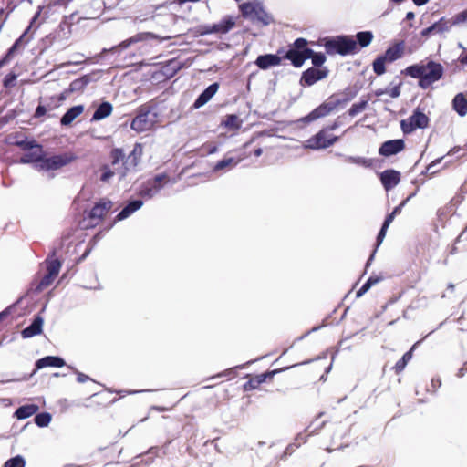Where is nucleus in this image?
I'll list each match as a JSON object with an SVG mask.
<instances>
[{
    "mask_svg": "<svg viewBox=\"0 0 467 467\" xmlns=\"http://www.w3.org/2000/svg\"><path fill=\"white\" fill-rule=\"evenodd\" d=\"M401 74L419 79V87L426 89L443 77L444 67L441 63L427 58L407 67Z\"/></svg>",
    "mask_w": 467,
    "mask_h": 467,
    "instance_id": "nucleus-1",
    "label": "nucleus"
},
{
    "mask_svg": "<svg viewBox=\"0 0 467 467\" xmlns=\"http://www.w3.org/2000/svg\"><path fill=\"white\" fill-rule=\"evenodd\" d=\"M326 53L329 56H348L357 53V42L352 36L339 35L323 39Z\"/></svg>",
    "mask_w": 467,
    "mask_h": 467,
    "instance_id": "nucleus-2",
    "label": "nucleus"
},
{
    "mask_svg": "<svg viewBox=\"0 0 467 467\" xmlns=\"http://www.w3.org/2000/svg\"><path fill=\"white\" fill-rule=\"evenodd\" d=\"M240 10L244 17L254 24L268 26L273 21L271 15L265 10L262 3L257 0L242 4Z\"/></svg>",
    "mask_w": 467,
    "mask_h": 467,
    "instance_id": "nucleus-3",
    "label": "nucleus"
},
{
    "mask_svg": "<svg viewBox=\"0 0 467 467\" xmlns=\"http://www.w3.org/2000/svg\"><path fill=\"white\" fill-rule=\"evenodd\" d=\"M155 109L149 105L140 107L136 117L132 119L130 128L137 132L150 130L156 122L158 114Z\"/></svg>",
    "mask_w": 467,
    "mask_h": 467,
    "instance_id": "nucleus-4",
    "label": "nucleus"
},
{
    "mask_svg": "<svg viewBox=\"0 0 467 467\" xmlns=\"http://www.w3.org/2000/svg\"><path fill=\"white\" fill-rule=\"evenodd\" d=\"M350 100V98L345 97L342 99H330L325 101L314 110H312L308 115H306L303 120L306 122H311L317 120L320 118L326 117L330 114L334 109L338 107H344Z\"/></svg>",
    "mask_w": 467,
    "mask_h": 467,
    "instance_id": "nucleus-5",
    "label": "nucleus"
},
{
    "mask_svg": "<svg viewBox=\"0 0 467 467\" xmlns=\"http://www.w3.org/2000/svg\"><path fill=\"white\" fill-rule=\"evenodd\" d=\"M429 122V117L418 107L407 119L400 121V128L403 133L410 134L417 129L427 128Z\"/></svg>",
    "mask_w": 467,
    "mask_h": 467,
    "instance_id": "nucleus-6",
    "label": "nucleus"
},
{
    "mask_svg": "<svg viewBox=\"0 0 467 467\" xmlns=\"http://www.w3.org/2000/svg\"><path fill=\"white\" fill-rule=\"evenodd\" d=\"M338 139V136L329 135L327 129H322L306 141L304 148L314 150L327 149L336 143Z\"/></svg>",
    "mask_w": 467,
    "mask_h": 467,
    "instance_id": "nucleus-7",
    "label": "nucleus"
},
{
    "mask_svg": "<svg viewBox=\"0 0 467 467\" xmlns=\"http://www.w3.org/2000/svg\"><path fill=\"white\" fill-rule=\"evenodd\" d=\"M74 159L75 157L68 153L54 155L48 158L43 156L41 163L37 164L36 167L41 171H55L67 165Z\"/></svg>",
    "mask_w": 467,
    "mask_h": 467,
    "instance_id": "nucleus-8",
    "label": "nucleus"
},
{
    "mask_svg": "<svg viewBox=\"0 0 467 467\" xmlns=\"http://www.w3.org/2000/svg\"><path fill=\"white\" fill-rule=\"evenodd\" d=\"M143 154V146L141 143H135L131 152L125 158L123 162L124 171L121 173V177H125L127 172L135 171L136 167L140 163Z\"/></svg>",
    "mask_w": 467,
    "mask_h": 467,
    "instance_id": "nucleus-9",
    "label": "nucleus"
},
{
    "mask_svg": "<svg viewBox=\"0 0 467 467\" xmlns=\"http://www.w3.org/2000/svg\"><path fill=\"white\" fill-rule=\"evenodd\" d=\"M328 70L327 68L310 67L303 72L300 83L301 85L312 86L318 80L327 78Z\"/></svg>",
    "mask_w": 467,
    "mask_h": 467,
    "instance_id": "nucleus-10",
    "label": "nucleus"
},
{
    "mask_svg": "<svg viewBox=\"0 0 467 467\" xmlns=\"http://www.w3.org/2000/svg\"><path fill=\"white\" fill-rule=\"evenodd\" d=\"M405 148V142L401 139L389 140L381 144L379 153L381 156L389 157L402 151Z\"/></svg>",
    "mask_w": 467,
    "mask_h": 467,
    "instance_id": "nucleus-11",
    "label": "nucleus"
},
{
    "mask_svg": "<svg viewBox=\"0 0 467 467\" xmlns=\"http://www.w3.org/2000/svg\"><path fill=\"white\" fill-rule=\"evenodd\" d=\"M462 25L457 14L450 18L445 16L441 17L438 21L433 23L435 27V35H443L448 33L453 26Z\"/></svg>",
    "mask_w": 467,
    "mask_h": 467,
    "instance_id": "nucleus-12",
    "label": "nucleus"
},
{
    "mask_svg": "<svg viewBox=\"0 0 467 467\" xmlns=\"http://www.w3.org/2000/svg\"><path fill=\"white\" fill-rule=\"evenodd\" d=\"M112 205L113 203L111 201L102 199L93 206L88 213V217L91 220H96L97 222L95 223H98V222L104 217L107 212L111 209Z\"/></svg>",
    "mask_w": 467,
    "mask_h": 467,
    "instance_id": "nucleus-13",
    "label": "nucleus"
},
{
    "mask_svg": "<svg viewBox=\"0 0 467 467\" xmlns=\"http://www.w3.org/2000/svg\"><path fill=\"white\" fill-rule=\"evenodd\" d=\"M380 181L386 191H389L399 184L400 173L395 170H385L380 173Z\"/></svg>",
    "mask_w": 467,
    "mask_h": 467,
    "instance_id": "nucleus-14",
    "label": "nucleus"
},
{
    "mask_svg": "<svg viewBox=\"0 0 467 467\" xmlns=\"http://www.w3.org/2000/svg\"><path fill=\"white\" fill-rule=\"evenodd\" d=\"M219 84L214 82L209 85L193 102V109H197L204 106L218 91Z\"/></svg>",
    "mask_w": 467,
    "mask_h": 467,
    "instance_id": "nucleus-15",
    "label": "nucleus"
},
{
    "mask_svg": "<svg viewBox=\"0 0 467 467\" xmlns=\"http://www.w3.org/2000/svg\"><path fill=\"white\" fill-rule=\"evenodd\" d=\"M284 58L290 60L295 67H301L305 61L308 59L307 48L304 50L289 48L285 52Z\"/></svg>",
    "mask_w": 467,
    "mask_h": 467,
    "instance_id": "nucleus-16",
    "label": "nucleus"
},
{
    "mask_svg": "<svg viewBox=\"0 0 467 467\" xmlns=\"http://www.w3.org/2000/svg\"><path fill=\"white\" fill-rule=\"evenodd\" d=\"M89 81H90V78L88 75H85L81 78H78L73 80L69 84V87L67 89H65L63 93H61L60 100H64L71 93H75V92L83 90L88 86Z\"/></svg>",
    "mask_w": 467,
    "mask_h": 467,
    "instance_id": "nucleus-17",
    "label": "nucleus"
},
{
    "mask_svg": "<svg viewBox=\"0 0 467 467\" xmlns=\"http://www.w3.org/2000/svg\"><path fill=\"white\" fill-rule=\"evenodd\" d=\"M43 323V317L39 315L36 316L32 323L21 331L22 337L24 338H30L41 334Z\"/></svg>",
    "mask_w": 467,
    "mask_h": 467,
    "instance_id": "nucleus-18",
    "label": "nucleus"
},
{
    "mask_svg": "<svg viewBox=\"0 0 467 467\" xmlns=\"http://www.w3.org/2000/svg\"><path fill=\"white\" fill-rule=\"evenodd\" d=\"M281 57L277 54L260 55L255 60V65L261 69H267L281 64Z\"/></svg>",
    "mask_w": 467,
    "mask_h": 467,
    "instance_id": "nucleus-19",
    "label": "nucleus"
},
{
    "mask_svg": "<svg viewBox=\"0 0 467 467\" xmlns=\"http://www.w3.org/2000/svg\"><path fill=\"white\" fill-rule=\"evenodd\" d=\"M143 206V202L140 199L130 201L123 209L117 214L116 221H122L130 217L136 211Z\"/></svg>",
    "mask_w": 467,
    "mask_h": 467,
    "instance_id": "nucleus-20",
    "label": "nucleus"
},
{
    "mask_svg": "<svg viewBox=\"0 0 467 467\" xmlns=\"http://www.w3.org/2000/svg\"><path fill=\"white\" fill-rule=\"evenodd\" d=\"M65 366V360L57 356H47L36 362V369H42L47 367L62 368Z\"/></svg>",
    "mask_w": 467,
    "mask_h": 467,
    "instance_id": "nucleus-21",
    "label": "nucleus"
},
{
    "mask_svg": "<svg viewBox=\"0 0 467 467\" xmlns=\"http://www.w3.org/2000/svg\"><path fill=\"white\" fill-rule=\"evenodd\" d=\"M19 160V163L28 164L37 162V164L41 163L44 156L43 148L40 145V148H34L31 150H26Z\"/></svg>",
    "mask_w": 467,
    "mask_h": 467,
    "instance_id": "nucleus-22",
    "label": "nucleus"
},
{
    "mask_svg": "<svg viewBox=\"0 0 467 467\" xmlns=\"http://www.w3.org/2000/svg\"><path fill=\"white\" fill-rule=\"evenodd\" d=\"M404 51V43L400 41L394 46L389 47L383 55H381L387 62H394L400 58Z\"/></svg>",
    "mask_w": 467,
    "mask_h": 467,
    "instance_id": "nucleus-23",
    "label": "nucleus"
},
{
    "mask_svg": "<svg viewBox=\"0 0 467 467\" xmlns=\"http://www.w3.org/2000/svg\"><path fill=\"white\" fill-rule=\"evenodd\" d=\"M161 189L162 186H158L148 180L141 184L139 194L143 198L151 199L155 197Z\"/></svg>",
    "mask_w": 467,
    "mask_h": 467,
    "instance_id": "nucleus-24",
    "label": "nucleus"
},
{
    "mask_svg": "<svg viewBox=\"0 0 467 467\" xmlns=\"http://www.w3.org/2000/svg\"><path fill=\"white\" fill-rule=\"evenodd\" d=\"M113 110L111 103L108 101L101 102L94 111L91 121H99L109 117Z\"/></svg>",
    "mask_w": 467,
    "mask_h": 467,
    "instance_id": "nucleus-25",
    "label": "nucleus"
},
{
    "mask_svg": "<svg viewBox=\"0 0 467 467\" xmlns=\"http://www.w3.org/2000/svg\"><path fill=\"white\" fill-rule=\"evenodd\" d=\"M84 111L83 105H77L71 107L62 116L60 119V123L62 126L70 125L75 119H77L82 112Z\"/></svg>",
    "mask_w": 467,
    "mask_h": 467,
    "instance_id": "nucleus-26",
    "label": "nucleus"
},
{
    "mask_svg": "<svg viewBox=\"0 0 467 467\" xmlns=\"http://www.w3.org/2000/svg\"><path fill=\"white\" fill-rule=\"evenodd\" d=\"M38 410L39 407L36 404H26L16 409L15 417L18 420H25L36 414Z\"/></svg>",
    "mask_w": 467,
    "mask_h": 467,
    "instance_id": "nucleus-27",
    "label": "nucleus"
},
{
    "mask_svg": "<svg viewBox=\"0 0 467 467\" xmlns=\"http://www.w3.org/2000/svg\"><path fill=\"white\" fill-rule=\"evenodd\" d=\"M235 21L233 17L228 16L222 19L220 22L213 24V28L216 34H226L234 28Z\"/></svg>",
    "mask_w": 467,
    "mask_h": 467,
    "instance_id": "nucleus-28",
    "label": "nucleus"
},
{
    "mask_svg": "<svg viewBox=\"0 0 467 467\" xmlns=\"http://www.w3.org/2000/svg\"><path fill=\"white\" fill-rule=\"evenodd\" d=\"M452 107L459 116L464 117L467 114V99L462 93H458L453 98Z\"/></svg>",
    "mask_w": 467,
    "mask_h": 467,
    "instance_id": "nucleus-29",
    "label": "nucleus"
},
{
    "mask_svg": "<svg viewBox=\"0 0 467 467\" xmlns=\"http://www.w3.org/2000/svg\"><path fill=\"white\" fill-rule=\"evenodd\" d=\"M152 39H156L160 42H162L164 40L170 39V36L161 37L160 36L151 32H141L131 36V42H134V44L139 42H146Z\"/></svg>",
    "mask_w": 467,
    "mask_h": 467,
    "instance_id": "nucleus-30",
    "label": "nucleus"
},
{
    "mask_svg": "<svg viewBox=\"0 0 467 467\" xmlns=\"http://www.w3.org/2000/svg\"><path fill=\"white\" fill-rule=\"evenodd\" d=\"M239 162V159L236 160L233 157H225L223 160L216 162V164L213 168V171L214 172H217L225 169H232L234 166H236Z\"/></svg>",
    "mask_w": 467,
    "mask_h": 467,
    "instance_id": "nucleus-31",
    "label": "nucleus"
},
{
    "mask_svg": "<svg viewBox=\"0 0 467 467\" xmlns=\"http://www.w3.org/2000/svg\"><path fill=\"white\" fill-rule=\"evenodd\" d=\"M337 155L343 157L345 161H347V162L354 163V164L360 165V166H363V167H366V168H369V167L372 166V160L367 159L365 157L347 156V155H343V154H340V153H338Z\"/></svg>",
    "mask_w": 467,
    "mask_h": 467,
    "instance_id": "nucleus-32",
    "label": "nucleus"
},
{
    "mask_svg": "<svg viewBox=\"0 0 467 467\" xmlns=\"http://www.w3.org/2000/svg\"><path fill=\"white\" fill-rule=\"evenodd\" d=\"M373 34L371 31H360L356 35V42L357 46L359 45L360 47H367L370 45L373 40Z\"/></svg>",
    "mask_w": 467,
    "mask_h": 467,
    "instance_id": "nucleus-33",
    "label": "nucleus"
},
{
    "mask_svg": "<svg viewBox=\"0 0 467 467\" xmlns=\"http://www.w3.org/2000/svg\"><path fill=\"white\" fill-rule=\"evenodd\" d=\"M308 59L312 60L315 67H321L326 62V56L321 52H315L311 48H307Z\"/></svg>",
    "mask_w": 467,
    "mask_h": 467,
    "instance_id": "nucleus-34",
    "label": "nucleus"
},
{
    "mask_svg": "<svg viewBox=\"0 0 467 467\" xmlns=\"http://www.w3.org/2000/svg\"><path fill=\"white\" fill-rule=\"evenodd\" d=\"M414 347L415 346H413L410 350L407 351L401 357V358H400L396 362V364L394 366V369H395L396 373H400L405 368V367L407 366L408 362L411 359V358H412V350H413Z\"/></svg>",
    "mask_w": 467,
    "mask_h": 467,
    "instance_id": "nucleus-35",
    "label": "nucleus"
},
{
    "mask_svg": "<svg viewBox=\"0 0 467 467\" xmlns=\"http://www.w3.org/2000/svg\"><path fill=\"white\" fill-rule=\"evenodd\" d=\"M47 270L48 274H51L55 277L58 275L61 268V262L58 259H49L46 260Z\"/></svg>",
    "mask_w": 467,
    "mask_h": 467,
    "instance_id": "nucleus-36",
    "label": "nucleus"
},
{
    "mask_svg": "<svg viewBox=\"0 0 467 467\" xmlns=\"http://www.w3.org/2000/svg\"><path fill=\"white\" fill-rule=\"evenodd\" d=\"M15 145L21 148L23 150H31L34 148H40V144H38L34 140H27V138H25L23 140H18L15 142Z\"/></svg>",
    "mask_w": 467,
    "mask_h": 467,
    "instance_id": "nucleus-37",
    "label": "nucleus"
},
{
    "mask_svg": "<svg viewBox=\"0 0 467 467\" xmlns=\"http://www.w3.org/2000/svg\"><path fill=\"white\" fill-rule=\"evenodd\" d=\"M51 420H52L51 414L48 412L38 413L36 415V417L34 419L35 423L40 428L48 426Z\"/></svg>",
    "mask_w": 467,
    "mask_h": 467,
    "instance_id": "nucleus-38",
    "label": "nucleus"
},
{
    "mask_svg": "<svg viewBox=\"0 0 467 467\" xmlns=\"http://www.w3.org/2000/svg\"><path fill=\"white\" fill-rule=\"evenodd\" d=\"M386 59H384L381 55L377 57V58L373 61V70L378 76L383 75L386 72Z\"/></svg>",
    "mask_w": 467,
    "mask_h": 467,
    "instance_id": "nucleus-39",
    "label": "nucleus"
},
{
    "mask_svg": "<svg viewBox=\"0 0 467 467\" xmlns=\"http://www.w3.org/2000/svg\"><path fill=\"white\" fill-rule=\"evenodd\" d=\"M3 467H26V460L22 455H16L8 459Z\"/></svg>",
    "mask_w": 467,
    "mask_h": 467,
    "instance_id": "nucleus-40",
    "label": "nucleus"
},
{
    "mask_svg": "<svg viewBox=\"0 0 467 467\" xmlns=\"http://www.w3.org/2000/svg\"><path fill=\"white\" fill-rule=\"evenodd\" d=\"M367 106L368 100H361L359 102L354 103L348 109V115L350 117H355L362 112L367 108Z\"/></svg>",
    "mask_w": 467,
    "mask_h": 467,
    "instance_id": "nucleus-41",
    "label": "nucleus"
},
{
    "mask_svg": "<svg viewBox=\"0 0 467 467\" xmlns=\"http://www.w3.org/2000/svg\"><path fill=\"white\" fill-rule=\"evenodd\" d=\"M265 381V375H257L254 379H250L248 382L244 384V389H256L260 384Z\"/></svg>",
    "mask_w": 467,
    "mask_h": 467,
    "instance_id": "nucleus-42",
    "label": "nucleus"
},
{
    "mask_svg": "<svg viewBox=\"0 0 467 467\" xmlns=\"http://www.w3.org/2000/svg\"><path fill=\"white\" fill-rule=\"evenodd\" d=\"M110 156L112 159V165H116L120 161L124 162L126 158L123 150L119 148L113 149L110 152Z\"/></svg>",
    "mask_w": 467,
    "mask_h": 467,
    "instance_id": "nucleus-43",
    "label": "nucleus"
},
{
    "mask_svg": "<svg viewBox=\"0 0 467 467\" xmlns=\"http://www.w3.org/2000/svg\"><path fill=\"white\" fill-rule=\"evenodd\" d=\"M54 279H55L54 275L47 273L40 280L39 284L37 285L36 289L41 291L44 288L49 286L52 284V282L54 281Z\"/></svg>",
    "mask_w": 467,
    "mask_h": 467,
    "instance_id": "nucleus-44",
    "label": "nucleus"
},
{
    "mask_svg": "<svg viewBox=\"0 0 467 467\" xmlns=\"http://www.w3.org/2000/svg\"><path fill=\"white\" fill-rule=\"evenodd\" d=\"M238 118L236 115L234 114H231V115H228L226 117V119L224 121V125L225 127L227 128H234V129H238L239 128V125H238Z\"/></svg>",
    "mask_w": 467,
    "mask_h": 467,
    "instance_id": "nucleus-45",
    "label": "nucleus"
},
{
    "mask_svg": "<svg viewBox=\"0 0 467 467\" xmlns=\"http://www.w3.org/2000/svg\"><path fill=\"white\" fill-rule=\"evenodd\" d=\"M167 179H168V176L166 173H159V174H156L152 179H150V181L158 186L163 187V182H166Z\"/></svg>",
    "mask_w": 467,
    "mask_h": 467,
    "instance_id": "nucleus-46",
    "label": "nucleus"
},
{
    "mask_svg": "<svg viewBox=\"0 0 467 467\" xmlns=\"http://www.w3.org/2000/svg\"><path fill=\"white\" fill-rule=\"evenodd\" d=\"M307 41L305 38H296L294 41L293 47L291 49L304 50L306 49Z\"/></svg>",
    "mask_w": 467,
    "mask_h": 467,
    "instance_id": "nucleus-47",
    "label": "nucleus"
},
{
    "mask_svg": "<svg viewBox=\"0 0 467 467\" xmlns=\"http://www.w3.org/2000/svg\"><path fill=\"white\" fill-rule=\"evenodd\" d=\"M114 175V172L107 166L103 167V171L100 175V181L101 182H108L110 178H112Z\"/></svg>",
    "mask_w": 467,
    "mask_h": 467,
    "instance_id": "nucleus-48",
    "label": "nucleus"
},
{
    "mask_svg": "<svg viewBox=\"0 0 467 467\" xmlns=\"http://www.w3.org/2000/svg\"><path fill=\"white\" fill-rule=\"evenodd\" d=\"M400 86L401 83H399L392 88H389V91L386 94H389L393 99L398 98L400 95Z\"/></svg>",
    "mask_w": 467,
    "mask_h": 467,
    "instance_id": "nucleus-49",
    "label": "nucleus"
},
{
    "mask_svg": "<svg viewBox=\"0 0 467 467\" xmlns=\"http://www.w3.org/2000/svg\"><path fill=\"white\" fill-rule=\"evenodd\" d=\"M388 227H385L384 225L381 226L378 236H377V247L380 245V244L383 242L386 233H387Z\"/></svg>",
    "mask_w": 467,
    "mask_h": 467,
    "instance_id": "nucleus-50",
    "label": "nucleus"
},
{
    "mask_svg": "<svg viewBox=\"0 0 467 467\" xmlns=\"http://www.w3.org/2000/svg\"><path fill=\"white\" fill-rule=\"evenodd\" d=\"M441 158L436 159L431 163H430L426 168V172H429L431 174L435 173L437 171L436 166L441 162Z\"/></svg>",
    "mask_w": 467,
    "mask_h": 467,
    "instance_id": "nucleus-51",
    "label": "nucleus"
},
{
    "mask_svg": "<svg viewBox=\"0 0 467 467\" xmlns=\"http://www.w3.org/2000/svg\"><path fill=\"white\" fill-rule=\"evenodd\" d=\"M370 287H371V285L368 282H365L363 284V285L358 290L356 296L361 297L364 294H366L370 289Z\"/></svg>",
    "mask_w": 467,
    "mask_h": 467,
    "instance_id": "nucleus-52",
    "label": "nucleus"
},
{
    "mask_svg": "<svg viewBox=\"0 0 467 467\" xmlns=\"http://www.w3.org/2000/svg\"><path fill=\"white\" fill-rule=\"evenodd\" d=\"M435 35V27L433 26V24H431L430 26L424 28L421 32H420V35L421 36L423 37H428L430 35Z\"/></svg>",
    "mask_w": 467,
    "mask_h": 467,
    "instance_id": "nucleus-53",
    "label": "nucleus"
},
{
    "mask_svg": "<svg viewBox=\"0 0 467 467\" xmlns=\"http://www.w3.org/2000/svg\"><path fill=\"white\" fill-rule=\"evenodd\" d=\"M76 373H77V381L78 383H85L88 380H91V379L88 375H86L82 372L77 371Z\"/></svg>",
    "mask_w": 467,
    "mask_h": 467,
    "instance_id": "nucleus-54",
    "label": "nucleus"
},
{
    "mask_svg": "<svg viewBox=\"0 0 467 467\" xmlns=\"http://www.w3.org/2000/svg\"><path fill=\"white\" fill-rule=\"evenodd\" d=\"M16 78L15 74L6 75L4 78V86L9 87L12 85V82Z\"/></svg>",
    "mask_w": 467,
    "mask_h": 467,
    "instance_id": "nucleus-55",
    "label": "nucleus"
},
{
    "mask_svg": "<svg viewBox=\"0 0 467 467\" xmlns=\"http://www.w3.org/2000/svg\"><path fill=\"white\" fill-rule=\"evenodd\" d=\"M47 112V109L43 105H38L35 111V117L40 118L44 116Z\"/></svg>",
    "mask_w": 467,
    "mask_h": 467,
    "instance_id": "nucleus-56",
    "label": "nucleus"
},
{
    "mask_svg": "<svg viewBox=\"0 0 467 467\" xmlns=\"http://www.w3.org/2000/svg\"><path fill=\"white\" fill-rule=\"evenodd\" d=\"M395 216L396 215L393 213H390L389 214H388L386 216L382 225L389 228V224L393 222Z\"/></svg>",
    "mask_w": 467,
    "mask_h": 467,
    "instance_id": "nucleus-57",
    "label": "nucleus"
},
{
    "mask_svg": "<svg viewBox=\"0 0 467 467\" xmlns=\"http://www.w3.org/2000/svg\"><path fill=\"white\" fill-rule=\"evenodd\" d=\"M16 51L10 47L8 50H7V53L6 55L5 56V57L3 58L2 61H0V66L4 65L5 63H6L7 61H9L10 57L14 55Z\"/></svg>",
    "mask_w": 467,
    "mask_h": 467,
    "instance_id": "nucleus-58",
    "label": "nucleus"
},
{
    "mask_svg": "<svg viewBox=\"0 0 467 467\" xmlns=\"http://www.w3.org/2000/svg\"><path fill=\"white\" fill-rule=\"evenodd\" d=\"M462 25L467 24V8L457 14Z\"/></svg>",
    "mask_w": 467,
    "mask_h": 467,
    "instance_id": "nucleus-59",
    "label": "nucleus"
},
{
    "mask_svg": "<svg viewBox=\"0 0 467 467\" xmlns=\"http://www.w3.org/2000/svg\"><path fill=\"white\" fill-rule=\"evenodd\" d=\"M407 200H404L401 202L398 206H396L391 213H393L395 215L401 213L402 208L406 205Z\"/></svg>",
    "mask_w": 467,
    "mask_h": 467,
    "instance_id": "nucleus-60",
    "label": "nucleus"
},
{
    "mask_svg": "<svg viewBox=\"0 0 467 467\" xmlns=\"http://www.w3.org/2000/svg\"><path fill=\"white\" fill-rule=\"evenodd\" d=\"M209 34H216L215 31H213V25L202 26V31L201 32V35H209Z\"/></svg>",
    "mask_w": 467,
    "mask_h": 467,
    "instance_id": "nucleus-61",
    "label": "nucleus"
},
{
    "mask_svg": "<svg viewBox=\"0 0 467 467\" xmlns=\"http://www.w3.org/2000/svg\"><path fill=\"white\" fill-rule=\"evenodd\" d=\"M133 44H134V42H131V37H130V38L120 42L118 47H119L122 49H126V48H128L130 46H131Z\"/></svg>",
    "mask_w": 467,
    "mask_h": 467,
    "instance_id": "nucleus-62",
    "label": "nucleus"
},
{
    "mask_svg": "<svg viewBox=\"0 0 467 467\" xmlns=\"http://www.w3.org/2000/svg\"><path fill=\"white\" fill-rule=\"evenodd\" d=\"M380 281V278L378 276H370L366 282H368L371 286L378 284Z\"/></svg>",
    "mask_w": 467,
    "mask_h": 467,
    "instance_id": "nucleus-63",
    "label": "nucleus"
},
{
    "mask_svg": "<svg viewBox=\"0 0 467 467\" xmlns=\"http://www.w3.org/2000/svg\"><path fill=\"white\" fill-rule=\"evenodd\" d=\"M465 372H467V363H465L458 371V377H463Z\"/></svg>",
    "mask_w": 467,
    "mask_h": 467,
    "instance_id": "nucleus-64",
    "label": "nucleus"
}]
</instances>
